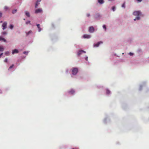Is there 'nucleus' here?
I'll use <instances>...</instances> for the list:
<instances>
[{"label": "nucleus", "instance_id": "f257e3e1", "mask_svg": "<svg viewBox=\"0 0 149 149\" xmlns=\"http://www.w3.org/2000/svg\"><path fill=\"white\" fill-rule=\"evenodd\" d=\"M133 14L134 15L137 17H139V16H141V12L139 11H134Z\"/></svg>", "mask_w": 149, "mask_h": 149}, {"label": "nucleus", "instance_id": "f03ea898", "mask_svg": "<svg viewBox=\"0 0 149 149\" xmlns=\"http://www.w3.org/2000/svg\"><path fill=\"white\" fill-rule=\"evenodd\" d=\"M78 72V69L77 68H74L72 70V74L74 75H76Z\"/></svg>", "mask_w": 149, "mask_h": 149}, {"label": "nucleus", "instance_id": "7ed1b4c3", "mask_svg": "<svg viewBox=\"0 0 149 149\" xmlns=\"http://www.w3.org/2000/svg\"><path fill=\"white\" fill-rule=\"evenodd\" d=\"M7 25V23L6 22H4L3 24H2V26L3 27V29L4 30L5 29H6V26Z\"/></svg>", "mask_w": 149, "mask_h": 149}, {"label": "nucleus", "instance_id": "20e7f679", "mask_svg": "<svg viewBox=\"0 0 149 149\" xmlns=\"http://www.w3.org/2000/svg\"><path fill=\"white\" fill-rule=\"evenodd\" d=\"M102 43H103V42L102 41H100L99 42H98L97 43L94 44L93 45L94 47H98L100 44H102Z\"/></svg>", "mask_w": 149, "mask_h": 149}, {"label": "nucleus", "instance_id": "39448f33", "mask_svg": "<svg viewBox=\"0 0 149 149\" xmlns=\"http://www.w3.org/2000/svg\"><path fill=\"white\" fill-rule=\"evenodd\" d=\"M94 31V29L93 26H91L89 27V31L90 33H93Z\"/></svg>", "mask_w": 149, "mask_h": 149}, {"label": "nucleus", "instance_id": "423d86ee", "mask_svg": "<svg viewBox=\"0 0 149 149\" xmlns=\"http://www.w3.org/2000/svg\"><path fill=\"white\" fill-rule=\"evenodd\" d=\"M83 38H91V36L89 35L84 34L83 36Z\"/></svg>", "mask_w": 149, "mask_h": 149}, {"label": "nucleus", "instance_id": "0eeeda50", "mask_svg": "<svg viewBox=\"0 0 149 149\" xmlns=\"http://www.w3.org/2000/svg\"><path fill=\"white\" fill-rule=\"evenodd\" d=\"M19 52L17 49H14L13 50L12 52V53L13 54H14L15 53H18Z\"/></svg>", "mask_w": 149, "mask_h": 149}, {"label": "nucleus", "instance_id": "6e6552de", "mask_svg": "<svg viewBox=\"0 0 149 149\" xmlns=\"http://www.w3.org/2000/svg\"><path fill=\"white\" fill-rule=\"evenodd\" d=\"M83 52L85 53L86 52H85L83 50H81L79 51L78 53V56H79L80 55V54H81V53Z\"/></svg>", "mask_w": 149, "mask_h": 149}, {"label": "nucleus", "instance_id": "1a4fd4ad", "mask_svg": "<svg viewBox=\"0 0 149 149\" xmlns=\"http://www.w3.org/2000/svg\"><path fill=\"white\" fill-rule=\"evenodd\" d=\"M42 11V9L40 8H39L36 9L35 11V13H40Z\"/></svg>", "mask_w": 149, "mask_h": 149}, {"label": "nucleus", "instance_id": "9d476101", "mask_svg": "<svg viewBox=\"0 0 149 149\" xmlns=\"http://www.w3.org/2000/svg\"><path fill=\"white\" fill-rule=\"evenodd\" d=\"M41 1V0H37L35 5L36 8L37 7L38 5L39 4V3H38L40 2Z\"/></svg>", "mask_w": 149, "mask_h": 149}, {"label": "nucleus", "instance_id": "9b49d317", "mask_svg": "<svg viewBox=\"0 0 149 149\" xmlns=\"http://www.w3.org/2000/svg\"><path fill=\"white\" fill-rule=\"evenodd\" d=\"M74 92L75 91L71 89L70 91H69V93L71 94H73L74 93Z\"/></svg>", "mask_w": 149, "mask_h": 149}, {"label": "nucleus", "instance_id": "f8f14e48", "mask_svg": "<svg viewBox=\"0 0 149 149\" xmlns=\"http://www.w3.org/2000/svg\"><path fill=\"white\" fill-rule=\"evenodd\" d=\"M37 27L38 29V31L39 32H40L41 30V28H40V24H37Z\"/></svg>", "mask_w": 149, "mask_h": 149}, {"label": "nucleus", "instance_id": "ddd939ff", "mask_svg": "<svg viewBox=\"0 0 149 149\" xmlns=\"http://www.w3.org/2000/svg\"><path fill=\"white\" fill-rule=\"evenodd\" d=\"M98 2L100 4H103L104 3L103 0H98Z\"/></svg>", "mask_w": 149, "mask_h": 149}, {"label": "nucleus", "instance_id": "4468645a", "mask_svg": "<svg viewBox=\"0 0 149 149\" xmlns=\"http://www.w3.org/2000/svg\"><path fill=\"white\" fill-rule=\"evenodd\" d=\"M32 33V31H30L28 32H26V34L27 35H28Z\"/></svg>", "mask_w": 149, "mask_h": 149}, {"label": "nucleus", "instance_id": "2eb2a0df", "mask_svg": "<svg viewBox=\"0 0 149 149\" xmlns=\"http://www.w3.org/2000/svg\"><path fill=\"white\" fill-rule=\"evenodd\" d=\"M25 14L28 17H29L30 16V14L28 12L26 11L25 12Z\"/></svg>", "mask_w": 149, "mask_h": 149}, {"label": "nucleus", "instance_id": "dca6fc26", "mask_svg": "<svg viewBox=\"0 0 149 149\" xmlns=\"http://www.w3.org/2000/svg\"><path fill=\"white\" fill-rule=\"evenodd\" d=\"M3 40L4 42H5L6 41V40L4 39V38H2L1 37H0V40Z\"/></svg>", "mask_w": 149, "mask_h": 149}, {"label": "nucleus", "instance_id": "f3484780", "mask_svg": "<svg viewBox=\"0 0 149 149\" xmlns=\"http://www.w3.org/2000/svg\"><path fill=\"white\" fill-rule=\"evenodd\" d=\"M140 19L139 17H137L135 18L134 19V21H136V20H139Z\"/></svg>", "mask_w": 149, "mask_h": 149}, {"label": "nucleus", "instance_id": "a211bd4d", "mask_svg": "<svg viewBox=\"0 0 149 149\" xmlns=\"http://www.w3.org/2000/svg\"><path fill=\"white\" fill-rule=\"evenodd\" d=\"M4 50V48L0 46V51H3Z\"/></svg>", "mask_w": 149, "mask_h": 149}, {"label": "nucleus", "instance_id": "6ab92c4d", "mask_svg": "<svg viewBox=\"0 0 149 149\" xmlns=\"http://www.w3.org/2000/svg\"><path fill=\"white\" fill-rule=\"evenodd\" d=\"M9 9V8L8 7H7V6H5L4 7V9L6 10H8Z\"/></svg>", "mask_w": 149, "mask_h": 149}, {"label": "nucleus", "instance_id": "aec40b11", "mask_svg": "<svg viewBox=\"0 0 149 149\" xmlns=\"http://www.w3.org/2000/svg\"><path fill=\"white\" fill-rule=\"evenodd\" d=\"M17 11V9H15V10H13L12 11L13 13V14L15 13Z\"/></svg>", "mask_w": 149, "mask_h": 149}, {"label": "nucleus", "instance_id": "412c9836", "mask_svg": "<svg viewBox=\"0 0 149 149\" xmlns=\"http://www.w3.org/2000/svg\"><path fill=\"white\" fill-rule=\"evenodd\" d=\"M5 54L7 56H8L9 54V52H5Z\"/></svg>", "mask_w": 149, "mask_h": 149}, {"label": "nucleus", "instance_id": "4be33fe9", "mask_svg": "<svg viewBox=\"0 0 149 149\" xmlns=\"http://www.w3.org/2000/svg\"><path fill=\"white\" fill-rule=\"evenodd\" d=\"M122 7L124 8H125V2H124L122 5Z\"/></svg>", "mask_w": 149, "mask_h": 149}, {"label": "nucleus", "instance_id": "5701e85b", "mask_svg": "<svg viewBox=\"0 0 149 149\" xmlns=\"http://www.w3.org/2000/svg\"><path fill=\"white\" fill-rule=\"evenodd\" d=\"M112 10L113 11H115V6H113L112 8Z\"/></svg>", "mask_w": 149, "mask_h": 149}, {"label": "nucleus", "instance_id": "b1692460", "mask_svg": "<svg viewBox=\"0 0 149 149\" xmlns=\"http://www.w3.org/2000/svg\"><path fill=\"white\" fill-rule=\"evenodd\" d=\"M28 52H26V51L24 52H23V53L24 54H26V55H27L28 54Z\"/></svg>", "mask_w": 149, "mask_h": 149}, {"label": "nucleus", "instance_id": "393cba45", "mask_svg": "<svg viewBox=\"0 0 149 149\" xmlns=\"http://www.w3.org/2000/svg\"><path fill=\"white\" fill-rule=\"evenodd\" d=\"M14 66V64H13V65H12L11 66H10V67H9V69H10L12 68H13V67Z\"/></svg>", "mask_w": 149, "mask_h": 149}, {"label": "nucleus", "instance_id": "a878e982", "mask_svg": "<svg viewBox=\"0 0 149 149\" xmlns=\"http://www.w3.org/2000/svg\"><path fill=\"white\" fill-rule=\"evenodd\" d=\"M106 93L107 94H109L110 93V91L108 90H107V91H106Z\"/></svg>", "mask_w": 149, "mask_h": 149}, {"label": "nucleus", "instance_id": "bb28decb", "mask_svg": "<svg viewBox=\"0 0 149 149\" xmlns=\"http://www.w3.org/2000/svg\"><path fill=\"white\" fill-rule=\"evenodd\" d=\"M13 25L11 24L10 26V29H12L13 28Z\"/></svg>", "mask_w": 149, "mask_h": 149}, {"label": "nucleus", "instance_id": "cd10ccee", "mask_svg": "<svg viewBox=\"0 0 149 149\" xmlns=\"http://www.w3.org/2000/svg\"><path fill=\"white\" fill-rule=\"evenodd\" d=\"M103 28L105 29V31L106 30V26L105 25H104L103 26Z\"/></svg>", "mask_w": 149, "mask_h": 149}, {"label": "nucleus", "instance_id": "c85d7f7f", "mask_svg": "<svg viewBox=\"0 0 149 149\" xmlns=\"http://www.w3.org/2000/svg\"><path fill=\"white\" fill-rule=\"evenodd\" d=\"M30 24V21H28L27 22H26V24Z\"/></svg>", "mask_w": 149, "mask_h": 149}, {"label": "nucleus", "instance_id": "c756f323", "mask_svg": "<svg viewBox=\"0 0 149 149\" xmlns=\"http://www.w3.org/2000/svg\"><path fill=\"white\" fill-rule=\"evenodd\" d=\"M4 61L5 62H7L8 61V59L7 58H5L4 60Z\"/></svg>", "mask_w": 149, "mask_h": 149}, {"label": "nucleus", "instance_id": "7c9ffc66", "mask_svg": "<svg viewBox=\"0 0 149 149\" xmlns=\"http://www.w3.org/2000/svg\"><path fill=\"white\" fill-rule=\"evenodd\" d=\"M2 33L3 35H5L6 34V33L5 31H4L2 32Z\"/></svg>", "mask_w": 149, "mask_h": 149}, {"label": "nucleus", "instance_id": "2f4dec72", "mask_svg": "<svg viewBox=\"0 0 149 149\" xmlns=\"http://www.w3.org/2000/svg\"><path fill=\"white\" fill-rule=\"evenodd\" d=\"M86 16L88 17H89L90 16V14L88 13L86 14Z\"/></svg>", "mask_w": 149, "mask_h": 149}, {"label": "nucleus", "instance_id": "473e14b6", "mask_svg": "<svg viewBox=\"0 0 149 149\" xmlns=\"http://www.w3.org/2000/svg\"><path fill=\"white\" fill-rule=\"evenodd\" d=\"M2 13L1 12H0V17H2Z\"/></svg>", "mask_w": 149, "mask_h": 149}, {"label": "nucleus", "instance_id": "72a5a7b5", "mask_svg": "<svg viewBox=\"0 0 149 149\" xmlns=\"http://www.w3.org/2000/svg\"><path fill=\"white\" fill-rule=\"evenodd\" d=\"M130 54L132 56V55H133V53H131V52H130Z\"/></svg>", "mask_w": 149, "mask_h": 149}, {"label": "nucleus", "instance_id": "f704fd0d", "mask_svg": "<svg viewBox=\"0 0 149 149\" xmlns=\"http://www.w3.org/2000/svg\"><path fill=\"white\" fill-rule=\"evenodd\" d=\"M85 59L86 61H88V57H86V58H85Z\"/></svg>", "mask_w": 149, "mask_h": 149}, {"label": "nucleus", "instance_id": "c9c22d12", "mask_svg": "<svg viewBox=\"0 0 149 149\" xmlns=\"http://www.w3.org/2000/svg\"><path fill=\"white\" fill-rule=\"evenodd\" d=\"M3 53H1L0 54V57L2 56V54H3Z\"/></svg>", "mask_w": 149, "mask_h": 149}, {"label": "nucleus", "instance_id": "e433bc0d", "mask_svg": "<svg viewBox=\"0 0 149 149\" xmlns=\"http://www.w3.org/2000/svg\"><path fill=\"white\" fill-rule=\"evenodd\" d=\"M137 1H138L140 2L142 1V0H137Z\"/></svg>", "mask_w": 149, "mask_h": 149}, {"label": "nucleus", "instance_id": "4c0bfd02", "mask_svg": "<svg viewBox=\"0 0 149 149\" xmlns=\"http://www.w3.org/2000/svg\"><path fill=\"white\" fill-rule=\"evenodd\" d=\"M24 20H25V19H24Z\"/></svg>", "mask_w": 149, "mask_h": 149}, {"label": "nucleus", "instance_id": "58836bf2", "mask_svg": "<svg viewBox=\"0 0 149 149\" xmlns=\"http://www.w3.org/2000/svg\"><path fill=\"white\" fill-rule=\"evenodd\" d=\"M2 22V21H1V22Z\"/></svg>", "mask_w": 149, "mask_h": 149}, {"label": "nucleus", "instance_id": "ea45409f", "mask_svg": "<svg viewBox=\"0 0 149 149\" xmlns=\"http://www.w3.org/2000/svg\"><path fill=\"white\" fill-rule=\"evenodd\" d=\"M52 26L54 25H53V24H52Z\"/></svg>", "mask_w": 149, "mask_h": 149}]
</instances>
